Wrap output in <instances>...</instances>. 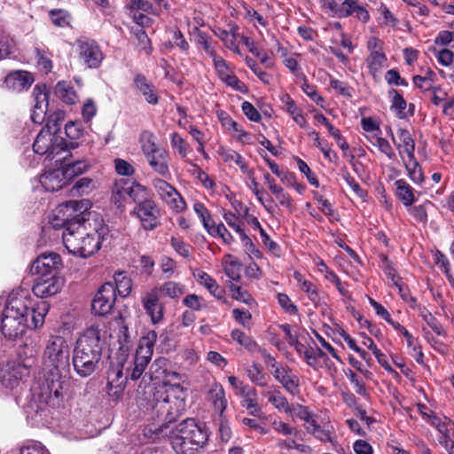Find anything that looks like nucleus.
Wrapping results in <instances>:
<instances>
[{
	"instance_id": "1",
	"label": "nucleus",
	"mask_w": 454,
	"mask_h": 454,
	"mask_svg": "<svg viewBox=\"0 0 454 454\" xmlns=\"http://www.w3.org/2000/svg\"><path fill=\"white\" fill-rule=\"evenodd\" d=\"M43 363L51 372V376L46 378V389L42 396L33 395L25 407L27 419L35 424L43 420L48 405H54V399L62 397L67 387V382L62 379L61 373L69 367V347L62 336H51L47 340Z\"/></svg>"
},
{
	"instance_id": "2",
	"label": "nucleus",
	"mask_w": 454,
	"mask_h": 454,
	"mask_svg": "<svg viewBox=\"0 0 454 454\" xmlns=\"http://www.w3.org/2000/svg\"><path fill=\"white\" fill-rule=\"evenodd\" d=\"M50 305L41 301L33 303L23 291L12 292L7 299L0 317L1 332L5 338L15 340L27 329H38L44 324Z\"/></svg>"
},
{
	"instance_id": "3",
	"label": "nucleus",
	"mask_w": 454,
	"mask_h": 454,
	"mask_svg": "<svg viewBox=\"0 0 454 454\" xmlns=\"http://www.w3.org/2000/svg\"><path fill=\"white\" fill-rule=\"evenodd\" d=\"M106 337L107 331L104 325H93L78 338L72 362L79 376L88 377L96 371L102 349L106 345Z\"/></svg>"
},
{
	"instance_id": "4",
	"label": "nucleus",
	"mask_w": 454,
	"mask_h": 454,
	"mask_svg": "<svg viewBox=\"0 0 454 454\" xmlns=\"http://www.w3.org/2000/svg\"><path fill=\"white\" fill-rule=\"evenodd\" d=\"M109 228L104 223L88 231L84 218L70 222L62 232L63 244L67 250L82 258H87L98 251L102 244L108 239Z\"/></svg>"
},
{
	"instance_id": "5",
	"label": "nucleus",
	"mask_w": 454,
	"mask_h": 454,
	"mask_svg": "<svg viewBox=\"0 0 454 454\" xmlns=\"http://www.w3.org/2000/svg\"><path fill=\"white\" fill-rule=\"evenodd\" d=\"M186 396L185 389L179 383L165 381L155 387L149 405L164 422L170 423L185 410Z\"/></svg>"
},
{
	"instance_id": "6",
	"label": "nucleus",
	"mask_w": 454,
	"mask_h": 454,
	"mask_svg": "<svg viewBox=\"0 0 454 454\" xmlns=\"http://www.w3.org/2000/svg\"><path fill=\"white\" fill-rule=\"evenodd\" d=\"M156 340L157 333L154 331H149L140 339L133 360L126 361L121 368L111 369L107 380L126 383L129 379L132 380L139 379L152 359Z\"/></svg>"
},
{
	"instance_id": "7",
	"label": "nucleus",
	"mask_w": 454,
	"mask_h": 454,
	"mask_svg": "<svg viewBox=\"0 0 454 454\" xmlns=\"http://www.w3.org/2000/svg\"><path fill=\"white\" fill-rule=\"evenodd\" d=\"M65 148L66 142L56 121H49L38 133L33 144L35 153L48 159H53Z\"/></svg>"
},
{
	"instance_id": "8",
	"label": "nucleus",
	"mask_w": 454,
	"mask_h": 454,
	"mask_svg": "<svg viewBox=\"0 0 454 454\" xmlns=\"http://www.w3.org/2000/svg\"><path fill=\"white\" fill-rule=\"evenodd\" d=\"M139 142L141 150L152 169L162 176L168 175V152L159 146L154 134L148 130L143 131Z\"/></svg>"
},
{
	"instance_id": "9",
	"label": "nucleus",
	"mask_w": 454,
	"mask_h": 454,
	"mask_svg": "<svg viewBox=\"0 0 454 454\" xmlns=\"http://www.w3.org/2000/svg\"><path fill=\"white\" fill-rule=\"evenodd\" d=\"M89 207L88 200H69L60 205L53 218L51 225L53 229H63L66 231L70 222H76V219H83V215Z\"/></svg>"
},
{
	"instance_id": "10",
	"label": "nucleus",
	"mask_w": 454,
	"mask_h": 454,
	"mask_svg": "<svg viewBox=\"0 0 454 454\" xmlns=\"http://www.w3.org/2000/svg\"><path fill=\"white\" fill-rule=\"evenodd\" d=\"M131 215L138 219L141 227L145 231H153L160 223V209L152 199L139 201L131 211Z\"/></svg>"
},
{
	"instance_id": "11",
	"label": "nucleus",
	"mask_w": 454,
	"mask_h": 454,
	"mask_svg": "<svg viewBox=\"0 0 454 454\" xmlns=\"http://www.w3.org/2000/svg\"><path fill=\"white\" fill-rule=\"evenodd\" d=\"M79 61L87 68H98L104 54L98 43L90 38L81 37L75 41Z\"/></svg>"
},
{
	"instance_id": "12",
	"label": "nucleus",
	"mask_w": 454,
	"mask_h": 454,
	"mask_svg": "<svg viewBox=\"0 0 454 454\" xmlns=\"http://www.w3.org/2000/svg\"><path fill=\"white\" fill-rule=\"evenodd\" d=\"M29 374L28 365L19 361H8L0 369V382L5 388L13 389Z\"/></svg>"
},
{
	"instance_id": "13",
	"label": "nucleus",
	"mask_w": 454,
	"mask_h": 454,
	"mask_svg": "<svg viewBox=\"0 0 454 454\" xmlns=\"http://www.w3.org/2000/svg\"><path fill=\"white\" fill-rule=\"evenodd\" d=\"M63 266L60 255L55 252H45L32 262L30 271L36 276L59 275Z\"/></svg>"
},
{
	"instance_id": "14",
	"label": "nucleus",
	"mask_w": 454,
	"mask_h": 454,
	"mask_svg": "<svg viewBox=\"0 0 454 454\" xmlns=\"http://www.w3.org/2000/svg\"><path fill=\"white\" fill-rule=\"evenodd\" d=\"M153 187L160 199L176 213L186 209V202L181 194L165 180L156 178L153 182Z\"/></svg>"
},
{
	"instance_id": "15",
	"label": "nucleus",
	"mask_w": 454,
	"mask_h": 454,
	"mask_svg": "<svg viewBox=\"0 0 454 454\" xmlns=\"http://www.w3.org/2000/svg\"><path fill=\"white\" fill-rule=\"evenodd\" d=\"M115 299L114 284L110 282L105 283L101 286L92 301V312L98 316L107 315L113 309Z\"/></svg>"
},
{
	"instance_id": "16",
	"label": "nucleus",
	"mask_w": 454,
	"mask_h": 454,
	"mask_svg": "<svg viewBox=\"0 0 454 454\" xmlns=\"http://www.w3.org/2000/svg\"><path fill=\"white\" fill-rule=\"evenodd\" d=\"M64 280L59 275L37 276L32 291L40 298L57 294L62 289Z\"/></svg>"
},
{
	"instance_id": "17",
	"label": "nucleus",
	"mask_w": 454,
	"mask_h": 454,
	"mask_svg": "<svg viewBox=\"0 0 454 454\" xmlns=\"http://www.w3.org/2000/svg\"><path fill=\"white\" fill-rule=\"evenodd\" d=\"M272 375L278 382L291 395H295L300 392V378L288 366L280 364H272Z\"/></svg>"
},
{
	"instance_id": "18",
	"label": "nucleus",
	"mask_w": 454,
	"mask_h": 454,
	"mask_svg": "<svg viewBox=\"0 0 454 454\" xmlns=\"http://www.w3.org/2000/svg\"><path fill=\"white\" fill-rule=\"evenodd\" d=\"M39 183L47 192H56L67 185L69 181L61 166L48 168L39 177Z\"/></svg>"
},
{
	"instance_id": "19",
	"label": "nucleus",
	"mask_w": 454,
	"mask_h": 454,
	"mask_svg": "<svg viewBox=\"0 0 454 454\" xmlns=\"http://www.w3.org/2000/svg\"><path fill=\"white\" fill-rule=\"evenodd\" d=\"M142 304L153 324L155 325L162 321L164 317V306L160 301L157 288L152 289L142 298Z\"/></svg>"
},
{
	"instance_id": "20",
	"label": "nucleus",
	"mask_w": 454,
	"mask_h": 454,
	"mask_svg": "<svg viewBox=\"0 0 454 454\" xmlns=\"http://www.w3.org/2000/svg\"><path fill=\"white\" fill-rule=\"evenodd\" d=\"M179 433L186 434L196 447L202 448L208 439V434L205 428L197 424L193 419H188L179 423Z\"/></svg>"
},
{
	"instance_id": "21",
	"label": "nucleus",
	"mask_w": 454,
	"mask_h": 454,
	"mask_svg": "<svg viewBox=\"0 0 454 454\" xmlns=\"http://www.w3.org/2000/svg\"><path fill=\"white\" fill-rule=\"evenodd\" d=\"M34 105L31 113L33 122L41 124L44 121L48 108V96L44 88L36 85L33 90Z\"/></svg>"
},
{
	"instance_id": "22",
	"label": "nucleus",
	"mask_w": 454,
	"mask_h": 454,
	"mask_svg": "<svg viewBox=\"0 0 454 454\" xmlns=\"http://www.w3.org/2000/svg\"><path fill=\"white\" fill-rule=\"evenodd\" d=\"M33 82V75L29 72L23 70L12 71L4 79L6 88L14 91L27 90Z\"/></svg>"
},
{
	"instance_id": "23",
	"label": "nucleus",
	"mask_w": 454,
	"mask_h": 454,
	"mask_svg": "<svg viewBox=\"0 0 454 454\" xmlns=\"http://www.w3.org/2000/svg\"><path fill=\"white\" fill-rule=\"evenodd\" d=\"M171 444L175 451L178 454H195L200 449L192 442L189 437L183 433H179V424L172 432L170 437Z\"/></svg>"
},
{
	"instance_id": "24",
	"label": "nucleus",
	"mask_w": 454,
	"mask_h": 454,
	"mask_svg": "<svg viewBox=\"0 0 454 454\" xmlns=\"http://www.w3.org/2000/svg\"><path fill=\"white\" fill-rule=\"evenodd\" d=\"M399 142L394 143L396 146L400 158H412L415 156V140L409 130L399 128L397 129Z\"/></svg>"
},
{
	"instance_id": "25",
	"label": "nucleus",
	"mask_w": 454,
	"mask_h": 454,
	"mask_svg": "<svg viewBox=\"0 0 454 454\" xmlns=\"http://www.w3.org/2000/svg\"><path fill=\"white\" fill-rule=\"evenodd\" d=\"M389 98H391L390 109L395 113L399 119H406L412 116L414 114V105H409V110L406 111L408 106L407 102L403 97L395 89L388 91Z\"/></svg>"
},
{
	"instance_id": "26",
	"label": "nucleus",
	"mask_w": 454,
	"mask_h": 454,
	"mask_svg": "<svg viewBox=\"0 0 454 454\" xmlns=\"http://www.w3.org/2000/svg\"><path fill=\"white\" fill-rule=\"evenodd\" d=\"M134 82L137 89L145 97V99L152 105H156L159 101L157 90L153 83H151L144 75L137 74Z\"/></svg>"
},
{
	"instance_id": "27",
	"label": "nucleus",
	"mask_w": 454,
	"mask_h": 454,
	"mask_svg": "<svg viewBox=\"0 0 454 454\" xmlns=\"http://www.w3.org/2000/svg\"><path fill=\"white\" fill-rule=\"evenodd\" d=\"M236 395L241 398V405L249 411L250 414L254 415L258 407L256 389L246 384Z\"/></svg>"
},
{
	"instance_id": "28",
	"label": "nucleus",
	"mask_w": 454,
	"mask_h": 454,
	"mask_svg": "<svg viewBox=\"0 0 454 454\" xmlns=\"http://www.w3.org/2000/svg\"><path fill=\"white\" fill-rule=\"evenodd\" d=\"M223 270L230 282H238L241 278L242 264L236 257L226 254L222 261Z\"/></svg>"
},
{
	"instance_id": "29",
	"label": "nucleus",
	"mask_w": 454,
	"mask_h": 454,
	"mask_svg": "<svg viewBox=\"0 0 454 454\" xmlns=\"http://www.w3.org/2000/svg\"><path fill=\"white\" fill-rule=\"evenodd\" d=\"M365 64L370 74L377 78L384 67H387V59L385 52H371L365 59Z\"/></svg>"
},
{
	"instance_id": "30",
	"label": "nucleus",
	"mask_w": 454,
	"mask_h": 454,
	"mask_svg": "<svg viewBox=\"0 0 454 454\" xmlns=\"http://www.w3.org/2000/svg\"><path fill=\"white\" fill-rule=\"evenodd\" d=\"M394 184L395 187V196L402 201L403 206H412L416 200L414 189L404 179H398Z\"/></svg>"
},
{
	"instance_id": "31",
	"label": "nucleus",
	"mask_w": 454,
	"mask_h": 454,
	"mask_svg": "<svg viewBox=\"0 0 454 454\" xmlns=\"http://www.w3.org/2000/svg\"><path fill=\"white\" fill-rule=\"evenodd\" d=\"M402 161L407 171L409 178L416 184H421L425 181L422 168L415 156L412 158L402 157Z\"/></svg>"
},
{
	"instance_id": "32",
	"label": "nucleus",
	"mask_w": 454,
	"mask_h": 454,
	"mask_svg": "<svg viewBox=\"0 0 454 454\" xmlns=\"http://www.w3.org/2000/svg\"><path fill=\"white\" fill-rule=\"evenodd\" d=\"M262 396L266 397L268 402L278 411H285L287 409L289 403L287 398L284 394L274 387H269L267 390L262 393Z\"/></svg>"
},
{
	"instance_id": "33",
	"label": "nucleus",
	"mask_w": 454,
	"mask_h": 454,
	"mask_svg": "<svg viewBox=\"0 0 454 454\" xmlns=\"http://www.w3.org/2000/svg\"><path fill=\"white\" fill-rule=\"evenodd\" d=\"M37 354L38 346L36 342L30 341L29 343H25L20 347L18 352L19 359L17 361L20 362L21 364L28 365V370L30 371Z\"/></svg>"
},
{
	"instance_id": "34",
	"label": "nucleus",
	"mask_w": 454,
	"mask_h": 454,
	"mask_svg": "<svg viewBox=\"0 0 454 454\" xmlns=\"http://www.w3.org/2000/svg\"><path fill=\"white\" fill-rule=\"evenodd\" d=\"M393 327L403 334L405 338V341H407V346L411 348L413 351L412 356L418 364L423 363V352L421 350L420 346L419 345L416 339L398 322L396 324H393Z\"/></svg>"
},
{
	"instance_id": "35",
	"label": "nucleus",
	"mask_w": 454,
	"mask_h": 454,
	"mask_svg": "<svg viewBox=\"0 0 454 454\" xmlns=\"http://www.w3.org/2000/svg\"><path fill=\"white\" fill-rule=\"evenodd\" d=\"M54 92L66 104L73 105L78 100L74 87L67 82H59L54 88Z\"/></svg>"
},
{
	"instance_id": "36",
	"label": "nucleus",
	"mask_w": 454,
	"mask_h": 454,
	"mask_svg": "<svg viewBox=\"0 0 454 454\" xmlns=\"http://www.w3.org/2000/svg\"><path fill=\"white\" fill-rule=\"evenodd\" d=\"M129 185L130 180L120 179L115 182L112 191V200L118 207L124 205L126 199L129 197Z\"/></svg>"
},
{
	"instance_id": "37",
	"label": "nucleus",
	"mask_w": 454,
	"mask_h": 454,
	"mask_svg": "<svg viewBox=\"0 0 454 454\" xmlns=\"http://www.w3.org/2000/svg\"><path fill=\"white\" fill-rule=\"evenodd\" d=\"M195 277L199 284L206 287L212 295L217 299L223 298V290L210 275L200 270Z\"/></svg>"
},
{
	"instance_id": "38",
	"label": "nucleus",
	"mask_w": 454,
	"mask_h": 454,
	"mask_svg": "<svg viewBox=\"0 0 454 454\" xmlns=\"http://www.w3.org/2000/svg\"><path fill=\"white\" fill-rule=\"evenodd\" d=\"M209 400L212 402L215 409L221 413L226 409L227 400L222 385L218 383L212 385L209 390Z\"/></svg>"
},
{
	"instance_id": "39",
	"label": "nucleus",
	"mask_w": 454,
	"mask_h": 454,
	"mask_svg": "<svg viewBox=\"0 0 454 454\" xmlns=\"http://www.w3.org/2000/svg\"><path fill=\"white\" fill-rule=\"evenodd\" d=\"M115 294L121 297H127L132 290L131 278L125 272H117L114 274Z\"/></svg>"
},
{
	"instance_id": "40",
	"label": "nucleus",
	"mask_w": 454,
	"mask_h": 454,
	"mask_svg": "<svg viewBox=\"0 0 454 454\" xmlns=\"http://www.w3.org/2000/svg\"><path fill=\"white\" fill-rule=\"evenodd\" d=\"M157 289L159 296L162 295L173 300L179 299L184 294V286L174 281L165 282Z\"/></svg>"
},
{
	"instance_id": "41",
	"label": "nucleus",
	"mask_w": 454,
	"mask_h": 454,
	"mask_svg": "<svg viewBox=\"0 0 454 454\" xmlns=\"http://www.w3.org/2000/svg\"><path fill=\"white\" fill-rule=\"evenodd\" d=\"M246 372L252 383L259 387L267 386L268 377L259 364L253 363L251 365L246 368Z\"/></svg>"
},
{
	"instance_id": "42",
	"label": "nucleus",
	"mask_w": 454,
	"mask_h": 454,
	"mask_svg": "<svg viewBox=\"0 0 454 454\" xmlns=\"http://www.w3.org/2000/svg\"><path fill=\"white\" fill-rule=\"evenodd\" d=\"M62 167L67 176L68 181L70 182L74 177L82 175V173L87 171L90 167V163L87 160H79L74 162L67 163Z\"/></svg>"
},
{
	"instance_id": "43",
	"label": "nucleus",
	"mask_w": 454,
	"mask_h": 454,
	"mask_svg": "<svg viewBox=\"0 0 454 454\" xmlns=\"http://www.w3.org/2000/svg\"><path fill=\"white\" fill-rule=\"evenodd\" d=\"M206 230L211 237L220 238L226 245H231L234 240L233 236L222 223L215 224L213 222Z\"/></svg>"
},
{
	"instance_id": "44",
	"label": "nucleus",
	"mask_w": 454,
	"mask_h": 454,
	"mask_svg": "<svg viewBox=\"0 0 454 454\" xmlns=\"http://www.w3.org/2000/svg\"><path fill=\"white\" fill-rule=\"evenodd\" d=\"M309 434L322 442L333 443L335 442L334 427L329 423L316 427Z\"/></svg>"
},
{
	"instance_id": "45",
	"label": "nucleus",
	"mask_w": 454,
	"mask_h": 454,
	"mask_svg": "<svg viewBox=\"0 0 454 454\" xmlns=\"http://www.w3.org/2000/svg\"><path fill=\"white\" fill-rule=\"evenodd\" d=\"M429 424L439 432L441 437L450 435L454 427V421L448 417H439L436 414L430 420Z\"/></svg>"
},
{
	"instance_id": "46",
	"label": "nucleus",
	"mask_w": 454,
	"mask_h": 454,
	"mask_svg": "<svg viewBox=\"0 0 454 454\" xmlns=\"http://www.w3.org/2000/svg\"><path fill=\"white\" fill-rule=\"evenodd\" d=\"M231 337L234 341L250 352H254L258 348L256 342L250 336L239 329H233L231 333Z\"/></svg>"
},
{
	"instance_id": "47",
	"label": "nucleus",
	"mask_w": 454,
	"mask_h": 454,
	"mask_svg": "<svg viewBox=\"0 0 454 454\" xmlns=\"http://www.w3.org/2000/svg\"><path fill=\"white\" fill-rule=\"evenodd\" d=\"M432 205V202L426 200L420 205L411 206L408 212L417 223L426 225L428 221L427 207Z\"/></svg>"
},
{
	"instance_id": "48",
	"label": "nucleus",
	"mask_w": 454,
	"mask_h": 454,
	"mask_svg": "<svg viewBox=\"0 0 454 454\" xmlns=\"http://www.w3.org/2000/svg\"><path fill=\"white\" fill-rule=\"evenodd\" d=\"M35 54L38 69L45 74L51 72L52 68L51 53L48 51L36 48Z\"/></svg>"
},
{
	"instance_id": "49",
	"label": "nucleus",
	"mask_w": 454,
	"mask_h": 454,
	"mask_svg": "<svg viewBox=\"0 0 454 454\" xmlns=\"http://www.w3.org/2000/svg\"><path fill=\"white\" fill-rule=\"evenodd\" d=\"M277 44L280 57L283 58L285 67L288 68L292 74H296L300 69L298 60L293 55H289L287 49L283 47L278 42H277Z\"/></svg>"
},
{
	"instance_id": "50",
	"label": "nucleus",
	"mask_w": 454,
	"mask_h": 454,
	"mask_svg": "<svg viewBox=\"0 0 454 454\" xmlns=\"http://www.w3.org/2000/svg\"><path fill=\"white\" fill-rule=\"evenodd\" d=\"M270 426L272 429L282 435L287 436V435H297L299 431L289 425L288 423L284 422L278 418H274L270 420Z\"/></svg>"
},
{
	"instance_id": "51",
	"label": "nucleus",
	"mask_w": 454,
	"mask_h": 454,
	"mask_svg": "<svg viewBox=\"0 0 454 454\" xmlns=\"http://www.w3.org/2000/svg\"><path fill=\"white\" fill-rule=\"evenodd\" d=\"M434 263L441 268L448 280L451 285H454V278L450 274V262L445 254H443L441 251L435 250L434 253Z\"/></svg>"
},
{
	"instance_id": "52",
	"label": "nucleus",
	"mask_w": 454,
	"mask_h": 454,
	"mask_svg": "<svg viewBox=\"0 0 454 454\" xmlns=\"http://www.w3.org/2000/svg\"><path fill=\"white\" fill-rule=\"evenodd\" d=\"M126 383L107 380L106 393L113 401L121 398Z\"/></svg>"
},
{
	"instance_id": "53",
	"label": "nucleus",
	"mask_w": 454,
	"mask_h": 454,
	"mask_svg": "<svg viewBox=\"0 0 454 454\" xmlns=\"http://www.w3.org/2000/svg\"><path fill=\"white\" fill-rule=\"evenodd\" d=\"M170 144L173 149L177 150L182 158H185L190 153L189 145L178 133L175 132L171 135Z\"/></svg>"
},
{
	"instance_id": "54",
	"label": "nucleus",
	"mask_w": 454,
	"mask_h": 454,
	"mask_svg": "<svg viewBox=\"0 0 454 454\" xmlns=\"http://www.w3.org/2000/svg\"><path fill=\"white\" fill-rule=\"evenodd\" d=\"M229 289L231 293V297L234 300L239 301L246 304H250L251 301H253L250 294L247 290L243 289L241 286L234 283H231L229 285Z\"/></svg>"
},
{
	"instance_id": "55",
	"label": "nucleus",
	"mask_w": 454,
	"mask_h": 454,
	"mask_svg": "<svg viewBox=\"0 0 454 454\" xmlns=\"http://www.w3.org/2000/svg\"><path fill=\"white\" fill-rule=\"evenodd\" d=\"M311 411L308 407L301 405L299 403H293L292 405H288L286 410V413L288 414L292 418H298L301 420L308 419L309 414Z\"/></svg>"
},
{
	"instance_id": "56",
	"label": "nucleus",
	"mask_w": 454,
	"mask_h": 454,
	"mask_svg": "<svg viewBox=\"0 0 454 454\" xmlns=\"http://www.w3.org/2000/svg\"><path fill=\"white\" fill-rule=\"evenodd\" d=\"M356 4V0H344L340 4H338L335 17L343 19L353 15Z\"/></svg>"
},
{
	"instance_id": "57",
	"label": "nucleus",
	"mask_w": 454,
	"mask_h": 454,
	"mask_svg": "<svg viewBox=\"0 0 454 454\" xmlns=\"http://www.w3.org/2000/svg\"><path fill=\"white\" fill-rule=\"evenodd\" d=\"M146 188L134 181H130V185H129V197L131 198L137 204L146 199Z\"/></svg>"
},
{
	"instance_id": "58",
	"label": "nucleus",
	"mask_w": 454,
	"mask_h": 454,
	"mask_svg": "<svg viewBox=\"0 0 454 454\" xmlns=\"http://www.w3.org/2000/svg\"><path fill=\"white\" fill-rule=\"evenodd\" d=\"M52 22L59 27H67L70 23V14L64 10H52L50 12Z\"/></svg>"
},
{
	"instance_id": "59",
	"label": "nucleus",
	"mask_w": 454,
	"mask_h": 454,
	"mask_svg": "<svg viewBox=\"0 0 454 454\" xmlns=\"http://www.w3.org/2000/svg\"><path fill=\"white\" fill-rule=\"evenodd\" d=\"M193 210L201 220L203 227L207 229L210 223L214 222L212 219L209 211L201 202H196L193 205Z\"/></svg>"
},
{
	"instance_id": "60",
	"label": "nucleus",
	"mask_w": 454,
	"mask_h": 454,
	"mask_svg": "<svg viewBox=\"0 0 454 454\" xmlns=\"http://www.w3.org/2000/svg\"><path fill=\"white\" fill-rule=\"evenodd\" d=\"M17 454H51L47 448L39 442H33L22 446Z\"/></svg>"
},
{
	"instance_id": "61",
	"label": "nucleus",
	"mask_w": 454,
	"mask_h": 454,
	"mask_svg": "<svg viewBox=\"0 0 454 454\" xmlns=\"http://www.w3.org/2000/svg\"><path fill=\"white\" fill-rule=\"evenodd\" d=\"M229 129H231L233 132L237 133V139L243 144H251V136L248 132L243 129V128L235 121L230 119L226 123Z\"/></svg>"
},
{
	"instance_id": "62",
	"label": "nucleus",
	"mask_w": 454,
	"mask_h": 454,
	"mask_svg": "<svg viewBox=\"0 0 454 454\" xmlns=\"http://www.w3.org/2000/svg\"><path fill=\"white\" fill-rule=\"evenodd\" d=\"M346 375L350 380L351 384L354 386L356 394L363 396L367 395L366 387L356 373H355L352 370H348V372H346Z\"/></svg>"
},
{
	"instance_id": "63",
	"label": "nucleus",
	"mask_w": 454,
	"mask_h": 454,
	"mask_svg": "<svg viewBox=\"0 0 454 454\" xmlns=\"http://www.w3.org/2000/svg\"><path fill=\"white\" fill-rule=\"evenodd\" d=\"M302 91L317 105L324 107L323 104L325 102L324 98L317 92L316 87L308 82H304L301 85Z\"/></svg>"
},
{
	"instance_id": "64",
	"label": "nucleus",
	"mask_w": 454,
	"mask_h": 454,
	"mask_svg": "<svg viewBox=\"0 0 454 454\" xmlns=\"http://www.w3.org/2000/svg\"><path fill=\"white\" fill-rule=\"evenodd\" d=\"M233 318L245 328L251 327L252 315L247 309H234L232 310Z\"/></svg>"
}]
</instances>
